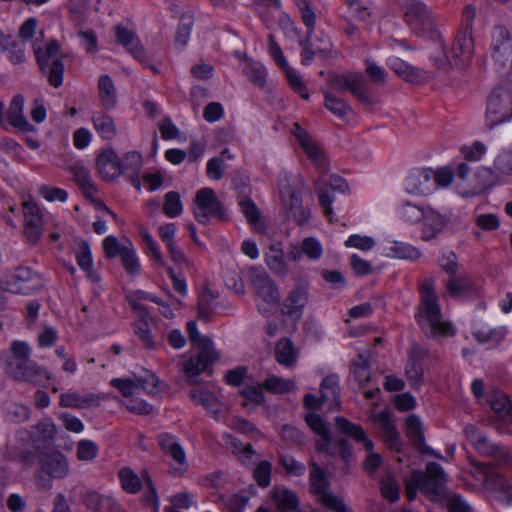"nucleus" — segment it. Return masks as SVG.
<instances>
[{
	"label": "nucleus",
	"mask_w": 512,
	"mask_h": 512,
	"mask_svg": "<svg viewBox=\"0 0 512 512\" xmlns=\"http://www.w3.org/2000/svg\"><path fill=\"white\" fill-rule=\"evenodd\" d=\"M419 292L420 303L415 313V320L422 332L429 338L453 335L452 325L443 320L434 281L425 279L420 284Z\"/></svg>",
	"instance_id": "obj_1"
},
{
	"label": "nucleus",
	"mask_w": 512,
	"mask_h": 512,
	"mask_svg": "<svg viewBox=\"0 0 512 512\" xmlns=\"http://www.w3.org/2000/svg\"><path fill=\"white\" fill-rule=\"evenodd\" d=\"M31 348L27 342L14 340L10 349L1 355L7 373L15 380L38 385L50 378L47 370L30 359Z\"/></svg>",
	"instance_id": "obj_2"
},
{
	"label": "nucleus",
	"mask_w": 512,
	"mask_h": 512,
	"mask_svg": "<svg viewBox=\"0 0 512 512\" xmlns=\"http://www.w3.org/2000/svg\"><path fill=\"white\" fill-rule=\"evenodd\" d=\"M447 476L444 469L436 462H428L425 471L415 470L405 482V494L408 501H413L420 490L432 502H443L446 497Z\"/></svg>",
	"instance_id": "obj_3"
},
{
	"label": "nucleus",
	"mask_w": 512,
	"mask_h": 512,
	"mask_svg": "<svg viewBox=\"0 0 512 512\" xmlns=\"http://www.w3.org/2000/svg\"><path fill=\"white\" fill-rule=\"evenodd\" d=\"M43 31L40 37H36L32 47L37 65L41 72L47 77L51 86L58 88L63 84L64 63L61 58V50L57 40H50L43 43Z\"/></svg>",
	"instance_id": "obj_4"
},
{
	"label": "nucleus",
	"mask_w": 512,
	"mask_h": 512,
	"mask_svg": "<svg viewBox=\"0 0 512 512\" xmlns=\"http://www.w3.org/2000/svg\"><path fill=\"white\" fill-rule=\"evenodd\" d=\"M397 2L405 11L404 20L414 34L436 43H442V35L426 4L420 0H397Z\"/></svg>",
	"instance_id": "obj_5"
},
{
	"label": "nucleus",
	"mask_w": 512,
	"mask_h": 512,
	"mask_svg": "<svg viewBox=\"0 0 512 512\" xmlns=\"http://www.w3.org/2000/svg\"><path fill=\"white\" fill-rule=\"evenodd\" d=\"M186 329L189 340L199 349L197 355L190 357L183 366V371L189 378V382L194 383L193 379L205 371L215 361L217 355L212 340L198 332L196 322L189 321Z\"/></svg>",
	"instance_id": "obj_6"
},
{
	"label": "nucleus",
	"mask_w": 512,
	"mask_h": 512,
	"mask_svg": "<svg viewBox=\"0 0 512 512\" xmlns=\"http://www.w3.org/2000/svg\"><path fill=\"white\" fill-rule=\"evenodd\" d=\"M248 277L260 299L257 303L258 312L263 316H269L272 308L280 300L278 286L261 266H252L248 271Z\"/></svg>",
	"instance_id": "obj_7"
},
{
	"label": "nucleus",
	"mask_w": 512,
	"mask_h": 512,
	"mask_svg": "<svg viewBox=\"0 0 512 512\" xmlns=\"http://www.w3.org/2000/svg\"><path fill=\"white\" fill-rule=\"evenodd\" d=\"M512 118V81H503L490 93L486 121L490 128Z\"/></svg>",
	"instance_id": "obj_8"
},
{
	"label": "nucleus",
	"mask_w": 512,
	"mask_h": 512,
	"mask_svg": "<svg viewBox=\"0 0 512 512\" xmlns=\"http://www.w3.org/2000/svg\"><path fill=\"white\" fill-rule=\"evenodd\" d=\"M194 205V216L201 224L207 225L210 217H215L219 220L226 219L223 205L212 188L205 187L198 190L194 199Z\"/></svg>",
	"instance_id": "obj_9"
},
{
	"label": "nucleus",
	"mask_w": 512,
	"mask_h": 512,
	"mask_svg": "<svg viewBox=\"0 0 512 512\" xmlns=\"http://www.w3.org/2000/svg\"><path fill=\"white\" fill-rule=\"evenodd\" d=\"M34 450L43 474L54 479H63L69 474V463L62 452L39 445H35Z\"/></svg>",
	"instance_id": "obj_10"
},
{
	"label": "nucleus",
	"mask_w": 512,
	"mask_h": 512,
	"mask_svg": "<svg viewBox=\"0 0 512 512\" xmlns=\"http://www.w3.org/2000/svg\"><path fill=\"white\" fill-rule=\"evenodd\" d=\"M310 298V285L306 281H298L289 290L285 297L281 313L294 320H299L303 313V309L307 305Z\"/></svg>",
	"instance_id": "obj_11"
},
{
	"label": "nucleus",
	"mask_w": 512,
	"mask_h": 512,
	"mask_svg": "<svg viewBox=\"0 0 512 512\" xmlns=\"http://www.w3.org/2000/svg\"><path fill=\"white\" fill-rule=\"evenodd\" d=\"M280 197L288 217L298 225H304L310 217V210L303 206L300 190L290 184L282 185Z\"/></svg>",
	"instance_id": "obj_12"
},
{
	"label": "nucleus",
	"mask_w": 512,
	"mask_h": 512,
	"mask_svg": "<svg viewBox=\"0 0 512 512\" xmlns=\"http://www.w3.org/2000/svg\"><path fill=\"white\" fill-rule=\"evenodd\" d=\"M40 285L39 275L29 267L16 268L7 281L10 292L24 295L33 294Z\"/></svg>",
	"instance_id": "obj_13"
},
{
	"label": "nucleus",
	"mask_w": 512,
	"mask_h": 512,
	"mask_svg": "<svg viewBox=\"0 0 512 512\" xmlns=\"http://www.w3.org/2000/svg\"><path fill=\"white\" fill-rule=\"evenodd\" d=\"M23 214L25 218V236L29 243L36 244L42 236L44 224L42 210L32 198H29L23 203Z\"/></svg>",
	"instance_id": "obj_14"
},
{
	"label": "nucleus",
	"mask_w": 512,
	"mask_h": 512,
	"mask_svg": "<svg viewBox=\"0 0 512 512\" xmlns=\"http://www.w3.org/2000/svg\"><path fill=\"white\" fill-rule=\"evenodd\" d=\"M77 491H79L85 506L92 512H123L117 501L109 495H104L85 487H75L72 493Z\"/></svg>",
	"instance_id": "obj_15"
},
{
	"label": "nucleus",
	"mask_w": 512,
	"mask_h": 512,
	"mask_svg": "<svg viewBox=\"0 0 512 512\" xmlns=\"http://www.w3.org/2000/svg\"><path fill=\"white\" fill-rule=\"evenodd\" d=\"M434 170L420 168L412 170L404 181L406 192L414 195H429L435 191Z\"/></svg>",
	"instance_id": "obj_16"
},
{
	"label": "nucleus",
	"mask_w": 512,
	"mask_h": 512,
	"mask_svg": "<svg viewBox=\"0 0 512 512\" xmlns=\"http://www.w3.org/2000/svg\"><path fill=\"white\" fill-rule=\"evenodd\" d=\"M492 57L501 66L512 63V42L509 31L502 25H497L492 31Z\"/></svg>",
	"instance_id": "obj_17"
},
{
	"label": "nucleus",
	"mask_w": 512,
	"mask_h": 512,
	"mask_svg": "<svg viewBox=\"0 0 512 512\" xmlns=\"http://www.w3.org/2000/svg\"><path fill=\"white\" fill-rule=\"evenodd\" d=\"M451 213H440L427 206L422 223L421 239L430 241L442 233L451 222Z\"/></svg>",
	"instance_id": "obj_18"
},
{
	"label": "nucleus",
	"mask_w": 512,
	"mask_h": 512,
	"mask_svg": "<svg viewBox=\"0 0 512 512\" xmlns=\"http://www.w3.org/2000/svg\"><path fill=\"white\" fill-rule=\"evenodd\" d=\"M474 44L471 32L468 29L460 30L453 41L451 54L455 65L460 68H466L472 59Z\"/></svg>",
	"instance_id": "obj_19"
},
{
	"label": "nucleus",
	"mask_w": 512,
	"mask_h": 512,
	"mask_svg": "<svg viewBox=\"0 0 512 512\" xmlns=\"http://www.w3.org/2000/svg\"><path fill=\"white\" fill-rule=\"evenodd\" d=\"M305 422L321 438L316 444V451L318 453L326 452L329 455H334L333 438L326 421L320 415L311 412L306 414Z\"/></svg>",
	"instance_id": "obj_20"
},
{
	"label": "nucleus",
	"mask_w": 512,
	"mask_h": 512,
	"mask_svg": "<svg viewBox=\"0 0 512 512\" xmlns=\"http://www.w3.org/2000/svg\"><path fill=\"white\" fill-rule=\"evenodd\" d=\"M115 35L119 44H121L144 67H148L149 57L133 31L122 25H118L115 29Z\"/></svg>",
	"instance_id": "obj_21"
},
{
	"label": "nucleus",
	"mask_w": 512,
	"mask_h": 512,
	"mask_svg": "<svg viewBox=\"0 0 512 512\" xmlns=\"http://www.w3.org/2000/svg\"><path fill=\"white\" fill-rule=\"evenodd\" d=\"M406 435L421 454L431 455L442 459V455L425 443L422 423L418 416L411 414L406 419Z\"/></svg>",
	"instance_id": "obj_22"
},
{
	"label": "nucleus",
	"mask_w": 512,
	"mask_h": 512,
	"mask_svg": "<svg viewBox=\"0 0 512 512\" xmlns=\"http://www.w3.org/2000/svg\"><path fill=\"white\" fill-rule=\"evenodd\" d=\"M96 165L100 176L106 181L114 180L122 174L120 159L112 149L102 150L96 157Z\"/></svg>",
	"instance_id": "obj_23"
},
{
	"label": "nucleus",
	"mask_w": 512,
	"mask_h": 512,
	"mask_svg": "<svg viewBox=\"0 0 512 512\" xmlns=\"http://www.w3.org/2000/svg\"><path fill=\"white\" fill-rule=\"evenodd\" d=\"M67 170L82 190L85 198L92 199L97 194V188L92 180L89 169L81 161L71 163Z\"/></svg>",
	"instance_id": "obj_24"
},
{
	"label": "nucleus",
	"mask_w": 512,
	"mask_h": 512,
	"mask_svg": "<svg viewBox=\"0 0 512 512\" xmlns=\"http://www.w3.org/2000/svg\"><path fill=\"white\" fill-rule=\"evenodd\" d=\"M133 310L136 311L140 319L138 322L134 324V333L141 340L143 346L147 349H155L156 344L154 342L151 330L149 328L148 320L151 319V316L148 312L147 307L142 304H138L135 302L130 303Z\"/></svg>",
	"instance_id": "obj_25"
},
{
	"label": "nucleus",
	"mask_w": 512,
	"mask_h": 512,
	"mask_svg": "<svg viewBox=\"0 0 512 512\" xmlns=\"http://www.w3.org/2000/svg\"><path fill=\"white\" fill-rule=\"evenodd\" d=\"M24 98L17 94L12 98L6 113L7 126L11 125L22 132L34 131V126L28 122L23 114Z\"/></svg>",
	"instance_id": "obj_26"
},
{
	"label": "nucleus",
	"mask_w": 512,
	"mask_h": 512,
	"mask_svg": "<svg viewBox=\"0 0 512 512\" xmlns=\"http://www.w3.org/2000/svg\"><path fill=\"white\" fill-rule=\"evenodd\" d=\"M485 488L495 500L512 505V485L502 474L497 472L493 478H488Z\"/></svg>",
	"instance_id": "obj_27"
},
{
	"label": "nucleus",
	"mask_w": 512,
	"mask_h": 512,
	"mask_svg": "<svg viewBox=\"0 0 512 512\" xmlns=\"http://www.w3.org/2000/svg\"><path fill=\"white\" fill-rule=\"evenodd\" d=\"M483 456L491 457L500 466L512 464V455L503 446L497 445L484 436L475 446Z\"/></svg>",
	"instance_id": "obj_28"
},
{
	"label": "nucleus",
	"mask_w": 512,
	"mask_h": 512,
	"mask_svg": "<svg viewBox=\"0 0 512 512\" xmlns=\"http://www.w3.org/2000/svg\"><path fill=\"white\" fill-rule=\"evenodd\" d=\"M158 442L163 452L183 467L181 469H174V471L182 473L186 469V455L176 438L170 434H161L158 437Z\"/></svg>",
	"instance_id": "obj_29"
},
{
	"label": "nucleus",
	"mask_w": 512,
	"mask_h": 512,
	"mask_svg": "<svg viewBox=\"0 0 512 512\" xmlns=\"http://www.w3.org/2000/svg\"><path fill=\"white\" fill-rule=\"evenodd\" d=\"M322 401L330 402V408L340 406V379L337 374L327 375L320 384Z\"/></svg>",
	"instance_id": "obj_30"
},
{
	"label": "nucleus",
	"mask_w": 512,
	"mask_h": 512,
	"mask_svg": "<svg viewBox=\"0 0 512 512\" xmlns=\"http://www.w3.org/2000/svg\"><path fill=\"white\" fill-rule=\"evenodd\" d=\"M445 289L450 297L470 296L475 291L473 282L467 275H452L445 282Z\"/></svg>",
	"instance_id": "obj_31"
},
{
	"label": "nucleus",
	"mask_w": 512,
	"mask_h": 512,
	"mask_svg": "<svg viewBox=\"0 0 512 512\" xmlns=\"http://www.w3.org/2000/svg\"><path fill=\"white\" fill-rule=\"evenodd\" d=\"M336 427L346 435H349L354 440H356L359 443H362L364 448L370 452L373 450V442L367 438L364 430L361 426L355 425L348 421L346 418L338 416L335 419Z\"/></svg>",
	"instance_id": "obj_32"
},
{
	"label": "nucleus",
	"mask_w": 512,
	"mask_h": 512,
	"mask_svg": "<svg viewBox=\"0 0 512 512\" xmlns=\"http://www.w3.org/2000/svg\"><path fill=\"white\" fill-rule=\"evenodd\" d=\"M99 397L94 393L81 395L78 393H63L60 396V406L75 409H83L90 406H98Z\"/></svg>",
	"instance_id": "obj_33"
},
{
	"label": "nucleus",
	"mask_w": 512,
	"mask_h": 512,
	"mask_svg": "<svg viewBox=\"0 0 512 512\" xmlns=\"http://www.w3.org/2000/svg\"><path fill=\"white\" fill-rule=\"evenodd\" d=\"M98 94L101 105L106 110H112L117 104V94L114 83L109 75H101L98 81Z\"/></svg>",
	"instance_id": "obj_34"
},
{
	"label": "nucleus",
	"mask_w": 512,
	"mask_h": 512,
	"mask_svg": "<svg viewBox=\"0 0 512 512\" xmlns=\"http://www.w3.org/2000/svg\"><path fill=\"white\" fill-rule=\"evenodd\" d=\"M323 95L325 98V108L339 119L348 122L349 116L354 115L352 107L343 99L336 97L334 94L327 90L323 91Z\"/></svg>",
	"instance_id": "obj_35"
},
{
	"label": "nucleus",
	"mask_w": 512,
	"mask_h": 512,
	"mask_svg": "<svg viewBox=\"0 0 512 512\" xmlns=\"http://www.w3.org/2000/svg\"><path fill=\"white\" fill-rule=\"evenodd\" d=\"M92 122L99 136L106 140L113 139L117 134V128L113 118L104 112H95Z\"/></svg>",
	"instance_id": "obj_36"
},
{
	"label": "nucleus",
	"mask_w": 512,
	"mask_h": 512,
	"mask_svg": "<svg viewBox=\"0 0 512 512\" xmlns=\"http://www.w3.org/2000/svg\"><path fill=\"white\" fill-rule=\"evenodd\" d=\"M349 91L362 104L371 107L374 101L369 92V86L362 74H353Z\"/></svg>",
	"instance_id": "obj_37"
},
{
	"label": "nucleus",
	"mask_w": 512,
	"mask_h": 512,
	"mask_svg": "<svg viewBox=\"0 0 512 512\" xmlns=\"http://www.w3.org/2000/svg\"><path fill=\"white\" fill-rule=\"evenodd\" d=\"M276 361L286 367H291L295 364L297 353L293 342L288 338L280 339L275 346Z\"/></svg>",
	"instance_id": "obj_38"
},
{
	"label": "nucleus",
	"mask_w": 512,
	"mask_h": 512,
	"mask_svg": "<svg viewBox=\"0 0 512 512\" xmlns=\"http://www.w3.org/2000/svg\"><path fill=\"white\" fill-rule=\"evenodd\" d=\"M310 490L318 497L328 491L329 480L323 469L314 461L310 462Z\"/></svg>",
	"instance_id": "obj_39"
},
{
	"label": "nucleus",
	"mask_w": 512,
	"mask_h": 512,
	"mask_svg": "<svg viewBox=\"0 0 512 512\" xmlns=\"http://www.w3.org/2000/svg\"><path fill=\"white\" fill-rule=\"evenodd\" d=\"M190 397L198 404L202 405L207 411L217 414L220 410L218 397L206 388H196L190 391Z\"/></svg>",
	"instance_id": "obj_40"
},
{
	"label": "nucleus",
	"mask_w": 512,
	"mask_h": 512,
	"mask_svg": "<svg viewBox=\"0 0 512 512\" xmlns=\"http://www.w3.org/2000/svg\"><path fill=\"white\" fill-rule=\"evenodd\" d=\"M1 50L7 54L8 60L13 65H22L27 61L25 44L13 40L11 36L6 38Z\"/></svg>",
	"instance_id": "obj_41"
},
{
	"label": "nucleus",
	"mask_w": 512,
	"mask_h": 512,
	"mask_svg": "<svg viewBox=\"0 0 512 512\" xmlns=\"http://www.w3.org/2000/svg\"><path fill=\"white\" fill-rule=\"evenodd\" d=\"M273 500L276 503L279 512L295 511L299 505L297 495L293 491L287 489L276 490L273 493Z\"/></svg>",
	"instance_id": "obj_42"
},
{
	"label": "nucleus",
	"mask_w": 512,
	"mask_h": 512,
	"mask_svg": "<svg viewBox=\"0 0 512 512\" xmlns=\"http://www.w3.org/2000/svg\"><path fill=\"white\" fill-rule=\"evenodd\" d=\"M491 409L505 422L512 423V411L508 397L501 393L495 392L490 396Z\"/></svg>",
	"instance_id": "obj_43"
},
{
	"label": "nucleus",
	"mask_w": 512,
	"mask_h": 512,
	"mask_svg": "<svg viewBox=\"0 0 512 512\" xmlns=\"http://www.w3.org/2000/svg\"><path fill=\"white\" fill-rule=\"evenodd\" d=\"M388 65L396 74L408 82L415 83L421 77L419 69L410 66L408 63L397 57L390 58Z\"/></svg>",
	"instance_id": "obj_44"
},
{
	"label": "nucleus",
	"mask_w": 512,
	"mask_h": 512,
	"mask_svg": "<svg viewBox=\"0 0 512 512\" xmlns=\"http://www.w3.org/2000/svg\"><path fill=\"white\" fill-rule=\"evenodd\" d=\"M507 329L505 327H497L492 329H477L473 332V337L482 344H488L491 347L498 345L506 336Z\"/></svg>",
	"instance_id": "obj_45"
},
{
	"label": "nucleus",
	"mask_w": 512,
	"mask_h": 512,
	"mask_svg": "<svg viewBox=\"0 0 512 512\" xmlns=\"http://www.w3.org/2000/svg\"><path fill=\"white\" fill-rule=\"evenodd\" d=\"M427 206L417 205L412 202H404L398 209L399 217L410 224H416L423 220Z\"/></svg>",
	"instance_id": "obj_46"
},
{
	"label": "nucleus",
	"mask_w": 512,
	"mask_h": 512,
	"mask_svg": "<svg viewBox=\"0 0 512 512\" xmlns=\"http://www.w3.org/2000/svg\"><path fill=\"white\" fill-rule=\"evenodd\" d=\"M76 259L78 265L88 273V276L92 279V281H97L99 279L98 275H96L93 271V261L91 256L90 246L86 241H82L77 250Z\"/></svg>",
	"instance_id": "obj_47"
},
{
	"label": "nucleus",
	"mask_w": 512,
	"mask_h": 512,
	"mask_svg": "<svg viewBox=\"0 0 512 512\" xmlns=\"http://www.w3.org/2000/svg\"><path fill=\"white\" fill-rule=\"evenodd\" d=\"M194 25V15L191 12L183 13L178 24L175 42L185 47L189 41L191 29Z\"/></svg>",
	"instance_id": "obj_48"
},
{
	"label": "nucleus",
	"mask_w": 512,
	"mask_h": 512,
	"mask_svg": "<svg viewBox=\"0 0 512 512\" xmlns=\"http://www.w3.org/2000/svg\"><path fill=\"white\" fill-rule=\"evenodd\" d=\"M388 251V256L406 260H416L421 256L420 251L416 247L404 242H394L388 248Z\"/></svg>",
	"instance_id": "obj_49"
},
{
	"label": "nucleus",
	"mask_w": 512,
	"mask_h": 512,
	"mask_svg": "<svg viewBox=\"0 0 512 512\" xmlns=\"http://www.w3.org/2000/svg\"><path fill=\"white\" fill-rule=\"evenodd\" d=\"M183 212V204L180 194L176 191H169L164 196L163 213L169 218H176Z\"/></svg>",
	"instance_id": "obj_50"
},
{
	"label": "nucleus",
	"mask_w": 512,
	"mask_h": 512,
	"mask_svg": "<svg viewBox=\"0 0 512 512\" xmlns=\"http://www.w3.org/2000/svg\"><path fill=\"white\" fill-rule=\"evenodd\" d=\"M266 264L276 274L285 276L288 272V266L284 259V253L280 249L270 248L266 255Z\"/></svg>",
	"instance_id": "obj_51"
},
{
	"label": "nucleus",
	"mask_w": 512,
	"mask_h": 512,
	"mask_svg": "<svg viewBox=\"0 0 512 512\" xmlns=\"http://www.w3.org/2000/svg\"><path fill=\"white\" fill-rule=\"evenodd\" d=\"M263 387L270 393L284 394L295 389V382L277 376H271L265 380Z\"/></svg>",
	"instance_id": "obj_52"
},
{
	"label": "nucleus",
	"mask_w": 512,
	"mask_h": 512,
	"mask_svg": "<svg viewBox=\"0 0 512 512\" xmlns=\"http://www.w3.org/2000/svg\"><path fill=\"white\" fill-rule=\"evenodd\" d=\"M245 75L256 86L263 88L266 84V69L259 62H247L244 68Z\"/></svg>",
	"instance_id": "obj_53"
},
{
	"label": "nucleus",
	"mask_w": 512,
	"mask_h": 512,
	"mask_svg": "<svg viewBox=\"0 0 512 512\" xmlns=\"http://www.w3.org/2000/svg\"><path fill=\"white\" fill-rule=\"evenodd\" d=\"M263 388V385L260 384H246L240 391L241 395L246 399L242 405L247 407L249 402L253 403L254 405H260L264 403L265 396L263 393Z\"/></svg>",
	"instance_id": "obj_54"
},
{
	"label": "nucleus",
	"mask_w": 512,
	"mask_h": 512,
	"mask_svg": "<svg viewBox=\"0 0 512 512\" xmlns=\"http://www.w3.org/2000/svg\"><path fill=\"white\" fill-rule=\"evenodd\" d=\"M305 153L309 160L313 162L314 166L319 171V173L323 175L328 173V159L324 150L321 147L315 144L313 147L309 148Z\"/></svg>",
	"instance_id": "obj_55"
},
{
	"label": "nucleus",
	"mask_w": 512,
	"mask_h": 512,
	"mask_svg": "<svg viewBox=\"0 0 512 512\" xmlns=\"http://www.w3.org/2000/svg\"><path fill=\"white\" fill-rule=\"evenodd\" d=\"M122 488L129 493H137L141 488L139 477L130 469L123 468L119 471Z\"/></svg>",
	"instance_id": "obj_56"
},
{
	"label": "nucleus",
	"mask_w": 512,
	"mask_h": 512,
	"mask_svg": "<svg viewBox=\"0 0 512 512\" xmlns=\"http://www.w3.org/2000/svg\"><path fill=\"white\" fill-rule=\"evenodd\" d=\"M231 439V444L234 447V453L238 456L239 460L245 464L250 465L254 463V458L257 453L253 450L251 444H243L239 440L234 439L231 436H228Z\"/></svg>",
	"instance_id": "obj_57"
},
{
	"label": "nucleus",
	"mask_w": 512,
	"mask_h": 512,
	"mask_svg": "<svg viewBox=\"0 0 512 512\" xmlns=\"http://www.w3.org/2000/svg\"><path fill=\"white\" fill-rule=\"evenodd\" d=\"M272 464L267 460L260 461L253 470V477L257 484L266 488L270 485Z\"/></svg>",
	"instance_id": "obj_58"
},
{
	"label": "nucleus",
	"mask_w": 512,
	"mask_h": 512,
	"mask_svg": "<svg viewBox=\"0 0 512 512\" xmlns=\"http://www.w3.org/2000/svg\"><path fill=\"white\" fill-rule=\"evenodd\" d=\"M134 379L138 389H142L148 394H153L157 391L159 379L153 372L144 370L143 373L135 375Z\"/></svg>",
	"instance_id": "obj_59"
},
{
	"label": "nucleus",
	"mask_w": 512,
	"mask_h": 512,
	"mask_svg": "<svg viewBox=\"0 0 512 512\" xmlns=\"http://www.w3.org/2000/svg\"><path fill=\"white\" fill-rule=\"evenodd\" d=\"M122 265L126 272L130 275L138 274L140 271V263L136 256L135 250L131 243H129V247L127 250L122 251V255L120 256Z\"/></svg>",
	"instance_id": "obj_60"
},
{
	"label": "nucleus",
	"mask_w": 512,
	"mask_h": 512,
	"mask_svg": "<svg viewBox=\"0 0 512 512\" xmlns=\"http://www.w3.org/2000/svg\"><path fill=\"white\" fill-rule=\"evenodd\" d=\"M282 70L285 72L291 88L296 93H298L301 98H303L304 100H308L309 93H308L307 87H306L305 83L302 81L301 77L293 69H291L289 67V64L287 65L286 69H282Z\"/></svg>",
	"instance_id": "obj_61"
},
{
	"label": "nucleus",
	"mask_w": 512,
	"mask_h": 512,
	"mask_svg": "<svg viewBox=\"0 0 512 512\" xmlns=\"http://www.w3.org/2000/svg\"><path fill=\"white\" fill-rule=\"evenodd\" d=\"M438 503H446L449 512H472L471 506L459 494H452L447 490L445 500Z\"/></svg>",
	"instance_id": "obj_62"
},
{
	"label": "nucleus",
	"mask_w": 512,
	"mask_h": 512,
	"mask_svg": "<svg viewBox=\"0 0 512 512\" xmlns=\"http://www.w3.org/2000/svg\"><path fill=\"white\" fill-rule=\"evenodd\" d=\"M279 461L288 475L299 477L306 472L305 465L292 456L280 455Z\"/></svg>",
	"instance_id": "obj_63"
},
{
	"label": "nucleus",
	"mask_w": 512,
	"mask_h": 512,
	"mask_svg": "<svg viewBox=\"0 0 512 512\" xmlns=\"http://www.w3.org/2000/svg\"><path fill=\"white\" fill-rule=\"evenodd\" d=\"M98 455V446L91 440H81L77 444V457L81 461H91Z\"/></svg>",
	"instance_id": "obj_64"
}]
</instances>
